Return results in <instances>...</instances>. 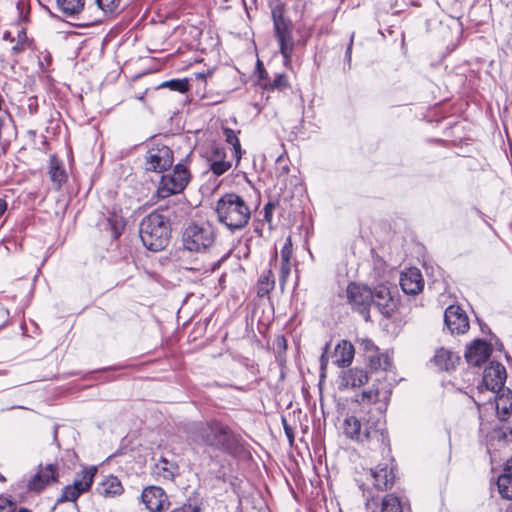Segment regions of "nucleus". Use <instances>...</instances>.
<instances>
[{
	"label": "nucleus",
	"instance_id": "obj_35",
	"mask_svg": "<svg viewBox=\"0 0 512 512\" xmlns=\"http://www.w3.org/2000/svg\"><path fill=\"white\" fill-rule=\"evenodd\" d=\"M223 134L226 142L232 146L234 156L239 160L241 158V145L235 131L231 128H224Z\"/></svg>",
	"mask_w": 512,
	"mask_h": 512
},
{
	"label": "nucleus",
	"instance_id": "obj_1",
	"mask_svg": "<svg viewBox=\"0 0 512 512\" xmlns=\"http://www.w3.org/2000/svg\"><path fill=\"white\" fill-rule=\"evenodd\" d=\"M190 439L200 447L231 456L244 452L245 442L242 436L218 419L195 423L190 430Z\"/></svg>",
	"mask_w": 512,
	"mask_h": 512
},
{
	"label": "nucleus",
	"instance_id": "obj_57",
	"mask_svg": "<svg viewBox=\"0 0 512 512\" xmlns=\"http://www.w3.org/2000/svg\"><path fill=\"white\" fill-rule=\"evenodd\" d=\"M0 481L1 482H5L6 481V478L0 473Z\"/></svg>",
	"mask_w": 512,
	"mask_h": 512
},
{
	"label": "nucleus",
	"instance_id": "obj_13",
	"mask_svg": "<svg viewBox=\"0 0 512 512\" xmlns=\"http://www.w3.org/2000/svg\"><path fill=\"white\" fill-rule=\"evenodd\" d=\"M506 369L499 362H491L483 373V386L494 393L500 392L506 381Z\"/></svg>",
	"mask_w": 512,
	"mask_h": 512
},
{
	"label": "nucleus",
	"instance_id": "obj_39",
	"mask_svg": "<svg viewBox=\"0 0 512 512\" xmlns=\"http://www.w3.org/2000/svg\"><path fill=\"white\" fill-rule=\"evenodd\" d=\"M290 272H291L290 261H281L279 282L282 286L286 283L287 278L290 275Z\"/></svg>",
	"mask_w": 512,
	"mask_h": 512
},
{
	"label": "nucleus",
	"instance_id": "obj_18",
	"mask_svg": "<svg viewBox=\"0 0 512 512\" xmlns=\"http://www.w3.org/2000/svg\"><path fill=\"white\" fill-rule=\"evenodd\" d=\"M208 162L210 170L216 175L220 176L227 172L232 163L229 160H226V152L225 149L221 146L214 145L211 147Z\"/></svg>",
	"mask_w": 512,
	"mask_h": 512
},
{
	"label": "nucleus",
	"instance_id": "obj_48",
	"mask_svg": "<svg viewBox=\"0 0 512 512\" xmlns=\"http://www.w3.org/2000/svg\"><path fill=\"white\" fill-rule=\"evenodd\" d=\"M353 39H354V34L351 35V38H350V42L348 44V47L346 49V53H345V57L347 59V61L350 63L351 61V53H352V45H353Z\"/></svg>",
	"mask_w": 512,
	"mask_h": 512
},
{
	"label": "nucleus",
	"instance_id": "obj_7",
	"mask_svg": "<svg viewBox=\"0 0 512 512\" xmlns=\"http://www.w3.org/2000/svg\"><path fill=\"white\" fill-rule=\"evenodd\" d=\"M284 13V7L277 5L272 9L271 15L275 36L280 47V53L284 58V64L288 65L291 62L292 53L294 51V40L292 35V23L284 16Z\"/></svg>",
	"mask_w": 512,
	"mask_h": 512
},
{
	"label": "nucleus",
	"instance_id": "obj_27",
	"mask_svg": "<svg viewBox=\"0 0 512 512\" xmlns=\"http://www.w3.org/2000/svg\"><path fill=\"white\" fill-rule=\"evenodd\" d=\"M496 410L503 419L512 411V391L510 389H501L495 397Z\"/></svg>",
	"mask_w": 512,
	"mask_h": 512
},
{
	"label": "nucleus",
	"instance_id": "obj_2",
	"mask_svg": "<svg viewBox=\"0 0 512 512\" xmlns=\"http://www.w3.org/2000/svg\"><path fill=\"white\" fill-rule=\"evenodd\" d=\"M366 361L370 370L380 375L371 388L362 391L356 401L360 404H376L377 410L382 413L386 410L392 393V383L386 377L391 367V359L387 354L378 351L366 355Z\"/></svg>",
	"mask_w": 512,
	"mask_h": 512
},
{
	"label": "nucleus",
	"instance_id": "obj_25",
	"mask_svg": "<svg viewBox=\"0 0 512 512\" xmlns=\"http://www.w3.org/2000/svg\"><path fill=\"white\" fill-rule=\"evenodd\" d=\"M97 492L104 497H114L122 494L123 486L117 477L111 475L98 485Z\"/></svg>",
	"mask_w": 512,
	"mask_h": 512
},
{
	"label": "nucleus",
	"instance_id": "obj_24",
	"mask_svg": "<svg viewBox=\"0 0 512 512\" xmlns=\"http://www.w3.org/2000/svg\"><path fill=\"white\" fill-rule=\"evenodd\" d=\"M459 360L458 355L444 348L438 349L433 358L435 365L445 371L454 369Z\"/></svg>",
	"mask_w": 512,
	"mask_h": 512
},
{
	"label": "nucleus",
	"instance_id": "obj_12",
	"mask_svg": "<svg viewBox=\"0 0 512 512\" xmlns=\"http://www.w3.org/2000/svg\"><path fill=\"white\" fill-rule=\"evenodd\" d=\"M444 323L451 334H464L469 329V320L465 311L457 305H450L444 313Z\"/></svg>",
	"mask_w": 512,
	"mask_h": 512
},
{
	"label": "nucleus",
	"instance_id": "obj_23",
	"mask_svg": "<svg viewBox=\"0 0 512 512\" xmlns=\"http://www.w3.org/2000/svg\"><path fill=\"white\" fill-rule=\"evenodd\" d=\"M354 346L347 340H342L339 342L334 351L335 356V364L338 367H347L349 366L354 358Z\"/></svg>",
	"mask_w": 512,
	"mask_h": 512
},
{
	"label": "nucleus",
	"instance_id": "obj_59",
	"mask_svg": "<svg viewBox=\"0 0 512 512\" xmlns=\"http://www.w3.org/2000/svg\"><path fill=\"white\" fill-rule=\"evenodd\" d=\"M197 78H204V74H197Z\"/></svg>",
	"mask_w": 512,
	"mask_h": 512
},
{
	"label": "nucleus",
	"instance_id": "obj_40",
	"mask_svg": "<svg viewBox=\"0 0 512 512\" xmlns=\"http://www.w3.org/2000/svg\"><path fill=\"white\" fill-rule=\"evenodd\" d=\"M360 346L365 351L366 355L374 354L379 351V349L369 339H362L360 342Z\"/></svg>",
	"mask_w": 512,
	"mask_h": 512
},
{
	"label": "nucleus",
	"instance_id": "obj_28",
	"mask_svg": "<svg viewBox=\"0 0 512 512\" xmlns=\"http://www.w3.org/2000/svg\"><path fill=\"white\" fill-rule=\"evenodd\" d=\"M49 176L53 183L56 184V188L60 189L61 185L66 181L67 175L62 162L55 156H50Z\"/></svg>",
	"mask_w": 512,
	"mask_h": 512
},
{
	"label": "nucleus",
	"instance_id": "obj_53",
	"mask_svg": "<svg viewBox=\"0 0 512 512\" xmlns=\"http://www.w3.org/2000/svg\"><path fill=\"white\" fill-rule=\"evenodd\" d=\"M44 61L47 63V65H49L51 63V55L49 53H47L45 56H44Z\"/></svg>",
	"mask_w": 512,
	"mask_h": 512
},
{
	"label": "nucleus",
	"instance_id": "obj_16",
	"mask_svg": "<svg viewBox=\"0 0 512 512\" xmlns=\"http://www.w3.org/2000/svg\"><path fill=\"white\" fill-rule=\"evenodd\" d=\"M400 286L404 293L416 295L422 291L424 281L421 272L417 268H410L400 275Z\"/></svg>",
	"mask_w": 512,
	"mask_h": 512
},
{
	"label": "nucleus",
	"instance_id": "obj_11",
	"mask_svg": "<svg viewBox=\"0 0 512 512\" xmlns=\"http://www.w3.org/2000/svg\"><path fill=\"white\" fill-rule=\"evenodd\" d=\"M173 151L166 145L151 147L145 155L146 170L163 172L173 164Z\"/></svg>",
	"mask_w": 512,
	"mask_h": 512
},
{
	"label": "nucleus",
	"instance_id": "obj_37",
	"mask_svg": "<svg viewBox=\"0 0 512 512\" xmlns=\"http://www.w3.org/2000/svg\"><path fill=\"white\" fill-rule=\"evenodd\" d=\"M98 7L104 12V13H113L117 10L119 7L121 0H95Z\"/></svg>",
	"mask_w": 512,
	"mask_h": 512
},
{
	"label": "nucleus",
	"instance_id": "obj_54",
	"mask_svg": "<svg viewBox=\"0 0 512 512\" xmlns=\"http://www.w3.org/2000/svg\"><path fill=\"white\" fill-rule=\"evenodd\" d=\"M0 314L2 315V317L8 316V312L4 311L3 309H0Z\"/></svg>",
	"mask_w": 512,
	"mask_h": 512
},
{
	"label": "nucleus",
	"instance_id": "obj_49",
	"mask_svg": "<svg viewBox=\"0 0 512 512\" xmlns=\"http://www.w3.org/2000/svg\"><path fill=\"white\" fill-rule=\"evenodd\" d=\"M278 205V200H269L263 210H270V211H274L275 207Z\"/></svg>",
	"mask_w": 512,
	"mask_h": 512
},
{
	"label": "nucleus",
	"instance_id": "obj_45",
	"mask_svg": "<svg viewBox=\"0 0 512 512\" xmlns=\"http://www.w3.org/2000/svg\"><path fill=\"white\" fill-rule=\"evenodd\" d=\"M124 228V223L122 219H115L113 223V235L115 238H118L121 235V232Z\"/></svg>",
	"mask_w": 512,
	"mask_h": 512
},
{
	"label": "nucleus",
	"instance_id": "obj_8",
	"mask_svg": "<svg viewBox=\"0 0 512 512\" xmlns=\"http://www.w3.org/2000/svg\"><path fill=\"white\" fill-rule=\"evenodd\" d=\"M359 443L370 450L379 451L381 455L389 454L390 444L385 422L380 419L368 422Z\"/></svg>",
	"mask_w": 512,
	"mask_h": 512
},
{
	"label": "nucleus",
	"instance_id": "obj_3",
	"mask_svg": "<svg viewBox=\"0 0 512 512\" xmlns=\"http://www.w3.org/2000/svg\"><path fill=\"white\" fill-rule=\"evenodd\" d=\"M216 213L219 222L231 231L243 229L251 218L249 205L236 193L224 194L216 203Z\"/></svg>",
	"mask_w": 512,
	"mask_h": 512
},
{
	"label": "nucleus",
	"instance_id": "obj_50",
	"mask_svg": "<svg viewBox=\"0 0 512 512\" xmlns=\"http://www.w3.org/2000/svg\"><path fill=\"white\" fill-rule=\"evenodd\" d=\"M273 217V211L264 210V220L268 223H271Z\"/></svg>",
	"mask_w": 512,
	"mask_h": 512
},
{
	"label": "nucleus",
	"instance_id": "obj_14",
	"mask_svg": "<svg viewBox=\"0 0 512 512\" xmlns=\"http://www.w3.org/2000/svg\"><path fill=\"white\" fill-rule=\"evenodd\" d=\"M57 480L58 473L56 465H39L37 473L29 480L27 487L30 491L41 492L48 485L57 482Z\"/></svg>",
	"mask_w": 512,
	"mask_h": 512
},
{
	"label": "nucleus",
	"instance_id": "obj_9",
	"mask_svg": "<svg viewBox=\"0 0 512 512\" xmlns=\"http://www.w3.org/2000/svg\"><path fill=\"white\" fill-rule=\"evenodd\" d=\"M346 296L351 307L368 321L370 319L369 309L373 302L372 290L365 285L350 283L346 289Z\"/></svg>",
	"mask_w": 512,
	"mask_h": 512
},
{
	"label": "nucleus",
	"instance_id": "obj_34",
	"mask_svg": "<svg viewBox=\"0 0 512 512\" xmlns=\"http://www.w3.org/2000/svg\"><path fill=\"white\" fill-rule=\"evenodd\" d=\"M261 87L265 90H283L289 87L287 76L284 73L276 74L273 80L262 82Z\"/></svg>",
	"mask_w": 512,
	"mask_h": 512
},
{
	"label": "nucleus",
	"instance_id": "obj_46",
	"mask_svg": "<svg viewBox=\"0 0 512 512\" xmlns=\"http://www.w3.org/2000/svg\"><path fill=\"white\" fill-rule=\"evenodd\" d=\"M290 246H291V242H290V239H288V243H286L284 245V247L282 248V251H281L282 261H289L290 260V255H291Z\"/></svg>",
	"mask_w": 512,
	"mask_h": 512
},
{
	"label": "nucleus",
	"instance_id": "obj_52",
	"mask_svg": "<svg viewBox=\"0 0 512 512\" xmlns=\"http://www.w3.org/2000/svg\"><path fill=\"white\" fill-rule=\"evenodd\" d=\"M12 50L15 52H20L23 50V47L21 44H16L15 46H13Z\"/></svg>",
	"mask_w": 512,
	"mask_h": 512
},
{
	"label": "nucleus",
	"instance_id": "obj_4",
	"mask_svg": "<svg viewBox=\"0 0 512 512\" xmlns=\"http://www.w3.org/2000/svg\"><path fill=\"white\" fill-rule=\"evenodd\" d=\"M139 233L145 247L151 251H160L169 243V220L160 210L153 211L142 219Z\"/></svg>",
	"mask_w": 512,
	"mask_h": 512
},
{
	"label": "nucleus",
	"instance_id": "obj_41",
	"mask_svg": "<svg viewBox=\"0 0 512 512\" xmlns=\"http://www.w3.org/2000/svg\"><path fill=\"white\" fill-rule=\"evenodd\" d=\"M15 504L7 498H0V512H14Z\"/></svg>",
	"mask_w": 512,
	"mask_h": 512
},
{
	"label": "nucleus",
	"instance_id": "obj_22",
	"mask_svg": "<svg viewBox=\"0 0 512 512\" xmlns=\"http://www.w3.org/2000/svg\"><path fill=\"white\" fill-rule=\"evenodd\" d=\"M368 382V374L361 368H351L343 372L341 386L348 388L361 387Z\"/></svg>",
	"mask_w": 512,
	"mask_h": 512
},
{
	"label": "nucleus",
	"instance_id": "obj_33",
	"mask_svg": "<svg viewBox=\"0 0 512 512\" xmlns=\"http://www.w3.org/2000/svg\"><path fill=\"white\" fill-rule=\"evenodd\" d=\"M275 286L274 274L271 270L262 273L257 283V295L264 297L268 295Z\"/></svg>",
	"mask_w": 512,
	"mask_h": 512
},
{
	"label": "nucleus",
	"instance_id": "obj_32",
	"mask_svg": "<svg viewBox=\"0 0 512 512\" xmlns=\"http://www.w3.org/2000/svg\"><path fill=\"white\" fill-rule=\"evenodd\" d=\"M85 0H57V6L65 16L78 15L84 8Z\"/></svg>",
	"mask_w": 512,
	"mask_h": 512
},
{
	"label": "nucleus",
	"instance_id": "obj_58",
	"mask_svg": "<svg viewBox=\"0 0 512 512\" xmlns=\"http://www.w3.org/2000/svg\"><path fill=\"white\" fill-rule=\"evenodd\" d=\"M18 512H30L29 510L25 509V508H22L20 509Z\"/></svg>",
	"mask_w": 512,
	"mask_h": 512
},
{
	"label": "nucleus",
	"instance_id": "obj_17",
	"mask_svg": "<svg viewBox=\"0 0 512 512\" xmlns=\"http://www.w3.org/2000/svg\"><path fill=\"white\" fill-rule=\"evenodd\" d=\"M491 352L492 348L489 343L477 339L467 348L465 358L469 364L480 366L489 358Z\"/></svg>",
	"mask_w": 512,
	"mask_h": 512
},
{
	"label": "nucleus",
	"instance_id": "obj_47",
	"mask_svg": "<svg viewBox=\"0 0 512 512\" xmlns=\"http://www.w3.org/2000/svg\"><path fill=\"white\" fill-rule=\"evenodd\" d=\"M329 347H330V343H326L324 348H323V353H322L321 358H320L322 366L327 364V361H328L327 352L329 350Z\"/></svg>",
	"mask_w": 512,
	"mask_h": 512
},
{
	"label": "nucleus",
	"instance_id": "obj_56",
	"mask_svg": "<svg viewBox=\"0 0 512 512\" xmlns=\"http://www.w3.org/2000/svg\"><path fill=\"white\" fill-rule=\"evenodd\" d=\"M95 23H97V21L87 22V23H85V24H83V25H84V26H89V25H93V24H95Z\"/></svg>",
	"mask_w": 512,
	"mask_h": 512
},
{
	"label": "nucleus",
	"instance_id": "obj_15",
	"mask_svg": "<svg viewBox=\"0 0 512 512\" xmlns=\"http://www.w3.org/2000/svg\"><path fill=\"white\" fill-rule=\"evenodd\" d=\"M141 499L151 512H161L169 504L164 490L156 486L145 488L141 494Z\"/></svg>",
	"mask_w": 512,
	"mask_h": 512
},
{
	"label": "nucleus",
	"instance_id": "obj_36",
	"mask_svg": "<svg viewBox=\"0 0 512 512\" xmlns=\"http://www.w3.org/2000/svg\"><path fill=\"white\" fill-rule=\"evenodd\" d=\"M159 88H169L173 91L185 93L189 90V82L187 79H172L160 84Z\"/></svg>",
	"mask_w": 512,
	"mask_h": 512
},
{
	"label": "nucleus",
	"instance_id": "obj_30",
	"mask_svg": "<svg viewBox=\"0 0 512 512\" xmlns=\"http://www.w3.org/2000/svg\"><path fill=\"white\" fill-rule=\"evenodd\" d=\"M177 469L178 466L175 463L168 461L166 458H160L155 464L154 473L165 480H172Z\"/></svg>",
	"mask_w": 512,
	"mask_h": 512
},
{
	"label": "nucleus",
	"instance_id": "obj_42",
	"mask_svg": "<svg viewBox=\"0 0 512 512\" xmlns=\"http://www.w3.org/2000/svg\"><path fill=\"white\" fill-rule=\"evenodd\" d=\"M257 71L260 85L262 84V82H267L271 80L268 76V72L264 69L262 62L260 61L257 62Z\"/></svg>",
	"mask_w": 512,
	"mask_h": 512
},
{
	"label": "nucleus",
	"instance_id": "obj_26",
	"mask_svg": "<svg viewBox=\"0 0 512 512\" xmlns=\"http://www.w3.org/2000/svg\"><path fill=\"white\" fill-rule=\"evenodd\" d=\"M344 435L352 441L359 443L363 436L361 421L355 416H348L343 422Z\"/></svg>",
	"mask_w": 512,
	"mask_h": 512
},
{
	"label": "nucleus",
	"instance_id": "obj_6",
	"mask_svg": "<svg viewBox=\"0 0 512 512\" xmlns=\"http://www.w3.org/2000/svg\"><path fill=\"white\" fill-rule=\"evenodd\" d=\"M191 180V173L187 166L178 163L174 168L163 174L157 186L155 196L166 199L172 195L182 193Z\"/></svg>",
	"mask_w": 512,
	"mask_h": 512
},
{
	"label": "nucleus",
	"instance_id": "obj_55",
	"mask_svg": "<svg viewBox=\"0 0 512 512\" xmlns=\"http://www.w3.org/2000/svg\"><path fill=\"white\" fill-rule=\"evenodd\" d=\"M220 264V261H217L216 263L213 264V267H212V271H214Z\"/></svg>",
	"mask_w": 512,
	"mask_h": 512
},
{
	"label": "nucleus",
	"instance_id": "obj_20",
	"mask_svg": "<svg viewBox=\"0 0 512 512\" xmlns=\"http://www.w3.org/2000/svg\"><path fill=\"white\" fill-rule=\"evenodd\" d=\"M371 475L374 479V486L380 491L391 489L395 482V474L393 467L388 468L387 464H379L376 468L371 469Z\"/></svg>",
	"mask_w": 512,
	"mask_h": 512
},
{
	"label": "nucleus",
	"instance_id": "obj_5",
	"mask_svg": "<svg viewBox=\"0 0 512 512\" xmlns=\"http://www.w3.org/2000/svg\"><path fill=\"white\" fill-rule=\"evenodd\" d=\"M214 227L207 222L188 225L182 236L185 249L191 252H207L215 242Z\"/></svg>",
	"mask_w": 512,
	"mask_h": 512
},
{
	"label": "nucleus",
	"instance_id": "obj_10",
	"mask_svg": "<svg viewBox=\"0 0 512 512\" xmlns=\"http://www.w3.org/2000/svg\"><path fill=\"white\" fill-rule=\"evenodd\" d=\"M96 472L97 467L95 466L83 469L82 472L74 480L73 484L64 487L62 495L58 501H76L82 493H85L90 489Z\"/></svg>",
	"mask_w": 512,
	"mask_h": 512
},
{
	"label": "nucleus",
	"instance_id": "obj_51",
	"mask_svg": "<svg viewBox=\"0 0 512 512\" xmlns=\"http://www.w3.org/2000/svg\"><path fill=\"white\" fill-rule=\"evenodd\" d=\"M7 210V202L0 198V216H2Z\"/></svg>",
	"mask_w": 512,
	"mask_h": 512
},
{
	"label": "nucleus",
	"instance_id": "obj_29",
	"mask_svg": "<svg viewBox=\"0 0 512 512\" xmlns=\"http://www.w3.org/2000/svg\"><path fill=\"white\" fill-rule=\"evenodd\" d=\"M372 294V304L384 310L385 313H388L390 309V302H392L389 289L384 285H379L372 290Z\"/></svg>",
	"mask_w": 512,
	"mask_h": 512
},
{
	"label": "nucleus",
	"instance_id": "obj_43",
	"mask_svg": "<svg viewBox=\"0 0 512 512\" xmlns=\"http://www.w3.org/2000/svg\"><path fill=\"white\" fill-rule=\"evenodd\" d=\"M171 512H201V508L198 505L184 504L179 508L174 509Z\"/></svg>",
	"mask_w": 512,
	"mask_h": 512
},
{
	"label": "nucleus",
	"instance_id": "obj_21",
	"mask_svg": "<svg viewBox=\"0 0 512 512\" xmlns=\"http://www.w3.org/2000/svg\"><path fill=\"white\" fill-rule=\"evenodd\" d=\"M497 486L502 498L512 500V457L506 461L503 473L498 477Z\"/></svg>",
	"mask_w": 512,
	"mask_h": 512
},
{
	"label": "nucleus",
	"instance_id": "obj_38",
	"mask_svg": "<svg viewBox=\"0 0 512 512\" xmlns=\"http://www.w3.org/2000/svg\"><path fill=\"white\" fill-rule=\"evenodd\" d=\"M276 169L280 176L290 172L289 159L285 154L280 155L276 160Z\"/></svg>",
	"mask_w": 512,
	"mask_h": 512
},
{
	"label": "nucleus",
	"instance_id": "obj_44",
	"mask_svg": "<svg viewBox=\"0 0 512 512\" xmlns=\"http://www.w3.org/2000/svg\"><path fill=\"white\" fill-rule=\"evenodd\" d=\"M282 424H283L284 432H285L290 444H292L294 442L293 428L287 423V420L285 418H282Z\"/></svg>",
	"mask_w": 512,
	"mask_h": 512
},
{
	"label": "nucleus",
	"instance_id": "obj_31",
	"mask_svg": "<svg viewBox=\"0 0 512 512\" xmlns=\"http://www.w3.org/2000/svg\"><path fill=\"white\" fill-rule=\"evenodd\" d=\"M405 503L393 493L386 494L381 500V512H404Z\"/></svg>",
	"mask_w": 512,
	"mask_h": 512
},
{
	"label": "nucleus",
	"instance_id": "obj_19",
	"mask_svg": "<svg viewBox=\"0 0 512 512\" xmlns=\"http://www.w3.org/2000/svg\"><path fill=\"white\" fill-rule=\"evenodd\" d=\"M161 213L165 212L164 216L168 218L169 224L178 223L186 219L190 213V206L186 200L169 201L163 208L159 207Z\"/></svg>",
	"mask_w": 512,
	"mask_h": 512
}]
</instances>
